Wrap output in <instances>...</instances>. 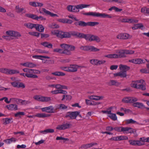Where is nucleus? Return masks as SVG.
Here are the masks:
<instances>
[{
    "label": "nucleus",
    "mask_w": 149,
    "mask_h": 149,
    "mask_svg": "<svg viewBox=\"0 0 149 149\" xmlns=\"http://www.w3.org/2000/svg\"><path fill=\"white\" fill-rule=\"evenodd\" d=\"M129 61L130 62L134 64H138L144 63L143 60L141 58L133 59L132 60H129Z\"/></svg>",
    "instance_id": "f3484780"
},
{
    "label": "nucleus",
    "mask_w": 149,
    "mask_h": 149,
    "mask_svg": "<svg viewBox=\"0 0 149 149\" xmlns=\"http://www.w3.org/2000/svg\"><path fill=\"white\" fill-rule=\"evenodd\" d=\"M14 31H9L6 32V33L7 35H9V36L13 37L14 34Z\"/></svg>",
    "instance_id": "6e6d98bb"
},
{
    "label": "nucleus",
    "mask_w": 149,
    "mask_h": 149,
    "mask_svg": "<svg viewBox=\"0 0 149 149\" xmlns=\"http://www.w3.org/2000/svg\"><path fill=\"white\" fill-rule=\"evenodd\" d=\"M51 100V98L50 97L42 96L41 102H47Z\"/></svg>",
    "instance_id": "58836bf2"
},
{
    "label": "nucleus",
    "mask_w": 149,
    "mask_h": 149,
    "mask_svg": "<svg viewBox=\"0 0 149 149\" xmlns=\"http://www.w3.org/2000/svg\"><path fill=\"white\" fill-rule=\"evenodd\" d=\"M25 16L26 17L32 18L33 19L37 20V16L36 15L30 13H26L25 14Z\"/></svg>",
    "instance_id": "7c9ffc66"
},
{
    "label": "nucleus",
    "mask_w": 149,
    "mask_h": 149,
    "mask_svg": "<svg viewBox=\"0 0 149 149\" xmlns=\"http://www.w3.org/2000/svg\"><path fill=\"white\" fill-rule=\"evenodd\" d=\"M73 6L69 5L67 7V9L69 12H72V8Z\"/></svg>",
    "instance_id": "338daca9"
},
{
    "label": "nucleus",
    "mask_w": 149,
    "mask_h": 149,
    "mask_svg": "<svg viewBox=\"0 0 149 149\" xmlns=\"http://www.w3.org/2000/svg\"><path fill=\"white\" fill-rule=\"evenodd\" d=\"M63 49L56 48L53 50V52H58L61 54H65L66 55L68 54L69 51H68L65 49V48Z\"/></svg>",
    "instance_id": "ddd939ff"
},
{
    "label": "nucleus",
    "mask_w": 149,
    "mask_h": 149,
    "mask_svg": "<svg viewBox=\"0 0 149 149\" xmlns=\"http://www.w3.org/2000/svg\"><path fill=\"white\" fill-rule=\"evenodd\" d=\"M113 129L115 131L119 132H125L126 133L133 132V129L130 127H113Z\"/></svg>",
    "instance_id": "39448f33"
},
{
    "label": "nucleus",
    "mask_w": 149,
    "mask_h": 149,
    "mask_svg": "<svg viewBox=\"0 0 149 149\" xmlns=\"http://www.w3.org/2000/svg\"><path fill=\"white\" fill-rule=\"evenodd\" d=\"M145 84V81L141 79L139 80L133 81L131 85L132 87L144 91L146 89Z\"/></svg>",
    "instance_id": "f257e3e1"
},
{
    "label": "nucleus",
    "mask_w": 149,
    "mask_h": 149,
    "mask_svg": "<svg viewBox=\"0 0 149 149\" xmlns=\"http://www.w3.org/2000/svg\"><path fill=\"white\" fill-rule=\"evenodd\" d=\"M134 52V51L132 50L122 49L117 52V58H125L126 57V55L132 54Z\"/></svg>",
    "instance_id": "20e7f679"
},
{
    "label": "nucleus",
    "mask_w": 149,
    "mask_h": 149,
    "mask_svg": "<svg viewBox=\"0 0 149 149\" xmlns=\"http://www.w3.org/2000/svg\"><path fill=\"white\" fill-rule=\"evenodd\" d=\"M130 97H127L124 98L122 100V102L126 103H129Z\"/></svg>",
    "instance_id": "603ef678"
},
{
    "label": "nucleus",
    "mask_w": 149,
    "mask_h": 149,
    "mask_svg": "<svg viewBox=\"0 0 149 149\" xmlns=\"http://www.w3.org/2000/svg\"><path fill=\"white\" fill-rule=\"evenodd\" d=\"M71 126V124L66 123L58 125L56 129L59 130H65L70 128Z\"/></svg>",
    "instance_id": "9b49d317"
},
{
    "label": "nucleus",
    "mask_w": 149,
    "mask_h": 149,
    "mask_svg": "<svg viewBox=\"0 0 149 149\" xmlns=\"http://www.w3.org/2000/svg\"><path fill=\"white\" fill-rule=\"evenodd\" d=\"M23 70L24 72H29V74L31 75L32 76L33 75V76L30 77V78H37L38 76L37 75L33 74H40V72L39 70L28 68H24L23 69Z\"/></svg>",
    "instance_id": "423d86ee"
},
{
    "label": "nucleus",
    "mask_w": 149,
    "mask_h": 149,
    "mask_svg": "<svg viewBox=\"0 0 149 149\" xmlns=\"http://www.w3.org/2000/svg\"><path fill=\"white\" fill-rule=\"evenodd\" d=\"M21 36V35L19 32L14 31L13 37L17 38H18Z\"/></svg>",
    "instance_id": "de8ad7c7"
},
{
    "label": "nucleus",
    "mask_w": 149,
    "mask_h": 149,
    "mask_svg": "<svg viewBox=\"0 0 149 149\" xmlns=\"http://www.w3.org/2000/svg\"><path fill=\"white\" fill-rule=\"evenodd\" d=\"M25 113L24 112H19L15 114V117H17L20 115L23 116L24 115Z\"/></svg>",
    "instance_id": "69168bd1"
},
{
    "label": "nucleus",
    "mask_w": 149,
    "mask_h": 149,
    "mask_svg": "<svg viewBox=\"0 0 149 149\" xmlns=\"http://www.w3.org/2000/svg\"><path fill=\"white\" fill-rule=\"evenodd\" d=\"M41 44L45 47L49 48H52V45L48 42H43L41 43Z\"/></svg>",
    "instance_id": "c756f323"
},
{
    "label": "nucleus",
    "mask_w": 149,
    "mask_h": 149,
    "mask_svg": "<svg viewBox=\"0 0 149 149\" xmlns=\"http://www.w3.org/2000/svg\"><path fill=\"white\" fill-rule=\"evenodd\" d=\"M90 62L93 65H98V60L96 59H92L91 60Z\"/></svg>",
    "instance_id": "8fccbe9b"
},
{
    "label": "nucleus",
    "mask_w": 149,
    "mask_h": 149,
    "mask_svg": "<svg viewBox=\"0 0 149 149\" xmlns=\"http://www.w3.org/2000/svg\"><path fill=\"white\" fill-rule=\"evenodd\" d=\"M99 24L97 22H87V26H94L96 25H98Z\"/></svg>",
    "instance_id": "c03bdc74"
},
{
    "label": "nucleus",
    "mask_w": 149,
    "mask_h": 149,
    "mask_svg": "<svg viewBox=\"0 0 149 149\" xmlns=\"http://www.w3.org/2000/svg\"><path fill=\"white\" fill-rule=\"evenodd\" d=\"M130 35L127 33H120L116 36V38L118 39H126L130 38Z\"/></svg>",
    "instance_id": "dca6fc26"
},
{
    "label": "nucleus",
    "mask_w": 149,
    "mask_h": 149,
    "mask_svg": "<svg viewBox=\"0 0 149 149\" xmlns=\"http://www.w3.org/2000/svg\"><path fill=\"white\" fill-rule=\"evenodd\" d=\"M29 34L30 35L36 36L38 37L39 36V35L40 34V33L37 32H29Z\"/></svg>",
    "instance_id": "49530a36"
},
{
    "label": "nucleus",
    "mask_w": 149,
    "mask_h": 149,
    "mask_svg": "<svg viewBox=\"0 0 149 149\" xmlns=\"http://www.w3.org/2000/svg\"><path fill=\"white\" fill-rule=\"evenodd\" d=\"M32 57L33 58H36L40 59L42 60H43V59H42L41 58H50L49 57L47 56H42L41 55H33L32 56Z\"/></svg>",
    "instance_id": "f704fd0d"
},
{
    "label": "nucleus",
    "mask_w": 149,
    "mask_h": 149,
    "mask_svg": "<svg viewBox=\"0 0 149 149\" xmlns=\"http://www.w3.org/2000/svg\"><path fill=\"white\" fill-rule=\"evenodd\" d=\"M51 93L54 94H57L60 93V89L52 91Z\"/></svg>",
    "instance_id": "774afa93"
},
{
    "label": "nucleus",
    "mask_w": 149,
    "mask_h": 149,
    "mask_svg": "<svg viewBox=\"0 0 149 149\" xmlns=\"http://www.w3.org/2000/svg\"><path fill=\"white\" fill-rule=\"evenodd\" d=\"M107 84L109 86H118L120 85V83L116 80H111L107 82Z\"/></svg>",
    "instance_id": "c85d7f7f"
},
{
    "label": "nucleus",
    "mask_w": 149,
    "mask_h": 149,
    "mask_svg": "<svg viewBox=\"0 0 149 149\" xmlns=\"http://www.w3.org/2000/svg\"><path fill=\"white\" fill-rule=\"evenodd\" d=\"M15 9L16 10V12L18 13H22V14L25 13L26 11L24 8H20L19 6H17L15 7Z\"/></svg>",
    "instance_id": "b1692460"
},
{
    "label": "nucleus",
    "mask_w": 149,
    "mask_h": 149,
    "mask_svg": "<svg viewBox=\"0 0 149 149\" xmlns=\"http://www.w3.org/2000/svg\"><path fill=\"white\" fill-rule=\"evenodd\" d=\"M31 102L29 101L21 100V104L22 105H26L27 104L30 103Z\"/></svg>",
    "instance_id": "0e129e2a"
},
{
    "label": "nucleus",
    "mask_w": 149,
    "mask_h": 149,
    "mask_svg": "<svg viewBox=\"0 0 149 149\" xmlns=\"http://www.w3.org/2000/svg\"><path fill=\"white\" fill-rule=\"evenodd\" d=\"M9 69L6 68H0V72L6 74H8Z\"/></svg>",
    "instance_id": "a18cd8bd"
},
{
    "label": "nucleus",
    "mask_w": 149,
    "mask_h": 149,
    "mask_svg": "<svg viewBox=\"0 0 149 149\" xmlns=\"http://www.w3.org/2000/svg\"><path fill=\"white\" fill-rule=\"evenodd\" d=\"M79 66L77 65H71L69 66V72H75L77 71Z\"/></svg>",
    "instance_id": "a211bd4d"
},
{
    "label": "nucleus",
    "mask_w": 149,
    "mask_h": 149,
    "mask_svg": "<svg viewBox=\"0 0 149 149\" xmlns=\"http://www.w3.org/2000/svg\"><path fill=\"white\" fill-rule=\"evenodd\" d=\"M26 73H21L20 74V75L24 77H26L29 78H30V77H31L32 76L31 75L29 74V72H26Z\"/></svg>",
    "instance_id": "3c124183"
},
{
    "label": "nucleus",
    "mask_w": 149,
    "mask_h": 149,
    "mask_svg": "<svg viewBox=\"0 0 149 149\" xmlns=\"http://www.w3.org/2000/svg\"><path fill=\"white\" fill-rule=\"evenodd\" d=\"M138 100L137 98L134 97H130L129 98V103L133 104Z\"/></svg>",
    "instance_id": "e433bc0d"
},
{
    "label": "nucleus",
    "mask_w": 149,
    "mask_h": 149,
    "mask_svg": "<svg viewBox=\"0 0 149 149\" xmlns=\"http://www.w3.org/2000/svg\"><path fill=\"white\" fill-rule=\"evenodd\" d=\"M83 14L86 15H90L93 17H100L102 18H111L112 16L110 15L106 14L105 13H99L89 12L83 13Z\"/></svg>",
    "instance_id": "7ed1b4c3"
},
{
    "label": "nucleus",
    "mask_w": 149,
    "mask_h": 149,
    "mask_svg": "<svg viewBox=\"0 0 149 149\" xmlns=\"http://www.w3.org/2000/svg\"><path fill=\"white\" fill-rule=\"evenodd\" d=\"M77 113L76 112V111L68 112L65 114V118L69 120L76 119Z\"/></svg>",
    "instance_id": "9d476101"
},
{
    "label": "nucleus",
    "mask_w": 149,
    "mask_h": 149,
    "mask_svg": "<svg viewBox=\"0 0 149 149\" xmlns=\"http://www.w3.org/2000/svg\"><path fill=\"white\" fill-rule=\"evenodd\" d=\"M52 33L53 35L56 36L58 37L61 38L71 37V34L70 32H69L54 30L52 31Z\"/></svg>",
    "instance_id": "f03ea898"
},
{
    "label": "nucleus",
    "mask_w": 149,
    "mask_h": 149,
    "mask_svg": "<svg viewBox=\"0 0 149 149\" xmlns=\"http://www.w3.org/2000/svg\"><path fill=\"white\" fill-rule=\"evenodd\" d=\"M52 74L56 76H64L65 75L64 73L60 72H55L52 73Z\"/></svg>",
    "instance_id": "c9c22d12"
},
{
    "label": "nucleus",
    "mask_w": 149,
    "mask_h": 149,
    "mask_svg": "<svg viewBox=\"0 0 149 149\" xmlns=\"http://www.w3.org/2000/svg\"><path fill=\"white\" fill-rule=\"evenodd\" d=\"M56 111L54 109L53 106H50L47 107V112L48 113H51L56 112Z\"/></svg>",
    "instance_id": "2f4dec72"
},
{
    "label": "nucleus",
    "mask_w": 149,
    "mask_h": 149,
    "mask_svg": "<svg viewBox=\"0 0 149 149\" xmlns=\"http://www.w3.org/2000/svg\"><path fill=\"white\" fill-rule=\"evenodd\" d=\"M61 70L68 72H69V67H61L60 68Z\"/></svg>",
    "instance_id": "680f3d73"
},
{
    "label": "nucleus",
    "mask_w": 149,
    "mask_h": 149,
    "mask_svg": "<svg viewBox=\"0 0 149 149\" xmlns=\"http://www.w3.org/2000/svg\"><path fill=\"white\" fill-rule=\"evenodd\" d=\"M24 25L29 29H32L33 28H35L36 25V24L29 23H25Z\"/></svg>",
    "instance_id": "cd10ccee"
},
{
    "label": "nucleus",
    "mask_w": 149,
    "mask_h": 149,
    "mask_svg": "<svg viewBox=\"0 0 149 149\" xmlns=\"http://www.w3.org/2000/svg\"><path fill=\"white\" fill-rule=\"evenodd\" d=\"M36 25L35 28L37 31L40 32H43L44 31L45 28L42 25L36 24Z\"/></svg>",
    "instance_id": "4be33fe9"
},
{
    "label": "nucleus",
    "mask_w": 149,
    "mask_h": 149,
    "mask_svg": "<svg viewBox=\"0 0 149 149\" xmlns=\"http://www.w3.org/2000/svg\"><path fill=\"white\" fill-rule=\"evenodd\" d=\"M133 106L134 107H137L140 109H143L145 108V106L143 103L139 102L134 103L133 104Z\"/></svg>",
    "instance_id": "5701e85b"
},
{
    "label": "nucleus",
    "mask_w": 149,
    "mask_h": 149,
    "mask_svg": "<svg viewBox=\"0 0 149 149\" xmlns=\"http://www.w3.org/2000/svg\"><path fill=\"white\" fill-rule=\"evenodd\" d=\"M126 76V72H125V71L120 72V76L121 77H125Z\"/></svg>",
    "instance_id": "5fc2aeb1"
},
{
    "label": "nucleus",
    "mask_w": 149,
    "mask_h": 149,
    "mask_svg": "<svg viewBox=\"0 0 149 149\" xmlns=\"http://www.w3.org/2000/svg\"><path fill=\"white\" fill-rule=\"evenodd\" d=\"M72 98V96L70 95H63V98L61 99L62 101L65 100L67 101H70Z\"/></svg>",
    "instance_id": "473e14b6"
},
{
    "label": "nucleus",
    "mask_w": 149,
    "mask_h": 149,
    "mask_svg": "<svg viewBox=\"0 0 149 149\" xmlns=\"http://www.w3.org/2000/svg\"><path fill=\"white\" fill-rule=\"evenodd\" d=\"M60 47L62 48H65L66 50L69 51V54H67V55H71L72 54L71 51H74L75 48L74 46L64 43L61 44Z\"/></svg>",
    "instance_id": "6e6552de"
},
{
    "label": "nucleus",
    "mask_w": 149,
    "mask_h": 149,
    "mask_svg": "<svg viewBox=\"0 0 149 149\" xmlns=\"http://www.w3.org/2000/svg\"><path fill=\"white\" fill-rule=\"evenodd\" d=\"M86 40H88L90 41H95L97 42H98L100 41V39L97 36L90 34H88Z\"/></svg>",
    "instance_id": "f8f14e48"
},
{
    "label": "nucleus",
    "mask_w": 149,
    "mask_h": 149,
    "mask_svg": "<svg viewBox=\"0 0 149 149\" xmlns=\"http://www.w3.org/2000/svg\"><path fill=\"white\" fill-rule=\"evenodd\" d=\"M3 120L4 121L3 124L5 125L9 124V123H10L11 122H13L12 121V118H3Z\"/></svg>",
    "instance_id": "72a5a7b5"
},
{
    "label": "nucleus",
    "mask_w": 149,
    "mask_h": 149,
    "mask_svg": "<svg viewBox=\"0 0 149 149\" xmlns=\"http://www.w3.org/2000/svg\"><path fill=\"white\" fill-rule=\"evenodd\" d=\"M21 100H22L21 99L17 98H10V100H12L11 101H12L13 102L16 103L17 104H19L20 103H21Z\"/></svg>",
    "instance_id": "79ce46f5"
},
{
    "label": "nucleus",
    "mask_w": 149,
    "mask_h": 149,
    "mask_svg": "<svg viewBox=\"0 0 149 149\" xmlns=\"http://www.w3.org/2000/svg\"><path fill=\"white\" fill-rule=\"evenodd\" d=\"M19 71L15 70L9 69L8 74H12L19 73Z\"/></svg>",
    "instance_id": "ea45409f"
},
{
    "label": "nucleus",
    "mask_w": 149,
    "mask_h": 149,
    "mask_svg": "<svg viewBox=\"0 0 149 149\" xmlns=\"http://www.w3.org/2000/svg\"><path fill=\"white\" fill-rule=\"evenodd\" d=\"M8 109L10 111H16L17 110V105L15 104H10L6 106Z\"/></svg>",
    "instance_id": "aec40b11"
},
{
    "label": "nucleus",
    "mask_w": 149,
    "mask_h": 149,
    "mask_svg": "<svg viewBox=\"0 0 149 149\" xmlns=\"http://www.w3.org/2000/svg\"><path fill=\"white\" fill-rule=\"evenodd\" d=\"M143 27V25L141 24H136L134 26L132 27V29L133 30H135L138 28H141Z\"/></svg>",
    "instance_id": "37998d69"
},
{
    "label": "nucleus",
    "mask_w": 149,
    "mask_h": 149,
    "mask_svg": "<svg viewBox=\"0 0 149 149\" xmlns=\"http://www.w3.org/2000/svg\"><path fill=\"white\" fill-rule=\"evenodd\" d=\"M42 9L45 14L46 15H49L52 17H58V16L57 14L53 13L47 10L45 8H42Z\"/></svg>",
    "instance_id": "6ab92c4d"
},
{
    "label": "nucleus",
    "mask_w": 149,
    "mask_h": 149,
    "mask_svg": "<svg viewBox=\"0 0 149 149\" xmlns=\"http://www.w3.org/2000/svg\"><path fill=\"white\" fill-rule=\"evenodd\" d=\"M80 48L82 50L84 51H89L91 52H97L100 50V49L93 46H81Z\"/></svg>",
    "instance_id": "0eeeda50"
},
{
    "label": "nucleus",
    "mask_w": 149,
    "mask_h": 149,
    "mask_svg": "<svg viewBox=\"0 0 149 149\" xmlns=\"http://www.w3.org/2000/svg\"><path fill=\"white\" fill-rule=\"evenodd\" d=\"M68 106L63 104H57L56 106V109H59L61 110H64L67 109Z\"/></svg>",
    "instance_id": "393cba45"
},
{
    "label": "nucleus",
    "mask_w": 149,
    "mask_h": 149,
    "mask_svg": "<svg viewBox=\"0 0 149 149\" xmlns=\"http://www.w3.org/2000/svg\"><path fill=\"white\" fill-rule=\"evenodd\" d=\"M70 34H71V37L72 36H75L78 37V34L79 32H77L75 31H73L70 32Z\"/></svg>",
    "instance_id": "e2e57ef3"
},
{
    "label": "nucleus",
    "mask_w": 149,
    "mask_h": 149,
    "mask_svg": "<svg viewBox=\"0 0 149 149\" xmlns=\"http://www.w3.org/2000/svg\"><path fill=\"white\" fill-rule=\"evenodd\" d=\"M109 117L113 120L115 121L117 120V117L115 114L112 113L109 116Z\"/></svg>",
    "instance_id": "09e8293b"
},
{
    "label": "nucleus",
    "mask_w": 149,
    "mask_h": 149,
    "mask_svg": "<svg viewBox=\"0 0 149 149\" xmlns=\"http://www.w3.org/2000/svg\"><path fill=\"white\" fill-rule=\"evenodd\" d=\"M44 63L48 64H52L54 63V61L52 60H47L45 61L44 62Z\"/></svg>",
    "instance_id": "052dcab7"
},
{
    "label": "nucleus",
    "mask_w": 149,
    "mask_h": 149,
    "mask_svg": "<svg viewBox=\"0 0 149 149\" xmlns=\"http://www.w3.org/2000/svg\"><path fill=\"white\" fill-rule=\"evenodd\" d=\"M56 140H65V141H68L69 140V139L68 138H65L64 137H59L57 136L56 137Z\"/></svg>",
    "instance_id": "bf43d9fd"
},
{
    "label": "nucleus",
    "mask_w": 149,
    "mask_h": 149,
    "mask_svg": "<svg viewBox=\"0 0 149 149\" xmlns=\"http://www.w3.org/2000/svg\"><path fill=\"white\" fill-rule=\"evenodd\" d=\"M50 115L49 114H46L45 113H38L35 115L36 117L40 118H44L45 117H48L50 116Z\"/></svg>",
    "instance_id": "bb28decb"
},
{
    "label": "nucleus",
    "mask_w": 149,
    "mask_h": 149,
    "mask_svg": "<svg viewBox=\"0 0 149 149\" xmlns=\"http://www.w3.org/2000/svg\"><path fill=\"white\" fill-rule=\"evenodd\" d=\"M42 96L39 95H36L33 97V98L35 100L39 101H41L42 100Z\"/></svg>",
    "instance_id": "864d4df0"
},
{
    "label": "nucleus",
    "mask_w": 149,
    "mask_h": 149,
    "mask_svg": "<svg viewBox=\"0 0 149 149\" xmlns=\"http://www.w3.org/2000/svg\"><path fill=\"white\" fill-rule=\"evenodd\" d=\"M120 69L123 71H126L130 70V68L129 67L126 65L120 64L119 65Z\"/></svg>",
    "instance_id": "a878e982"
},
{
    "label": "nucleus",
    "mask_w": 149,
    "mask_h": 149,
    "mask_svg": "<svg viewBox=\"0 0 149 149\" xmlns=\"http://www.w3.org/2000/svg\"><path fill=\"white\" fill-rule=\"evenodd\" d=\"M129 142L130 145L133 146H141L144 145L141 141L131 140L129 141Z\"/></svg>",
    "instance_id": "4468645a"
},
{
    "label": "nucleus",
    "mask_w": 149,
    "mask_h": 149,
    "mask_svg": "<svg viewBox=\"0 0 149 149\" xmlns=\"http://www.w3.org/2000/svg\"><path fill=\"white\" fill-rule=\"evenodd\" d=\"M117 54H109L104 56V57L109 58H117Z\"/></svg>",
    "instance_id": "a19ab883"
},
{
    "label": "nucleus",
    "mask_w": 149,
    "mask_h": 149,
    "mask_svg": "<svg viewBox=\"0 0 149 149\" xmlns=\"http://www.w3.org/2000/svg\"><path fill=\"white\" fill-rule=\"evenodd\" d=\"M128 139V137L126 136H120L112 137L110 139L115 141H118L127 140Z\"/></svg>",
    "instance_id": "2eb2a0df"
},
{
    "label": "nucleus",
    "mask_w": 149,
    "mask_h": 149,
    "mask_svg": "<svg viewBox=\"0 0 149 149\" xmlns=\"http://www.w3.org/2000/svg\"><path fill=\"white\" fill-rule=\"evenodd\" d=\"M90 6V5L84 4H80L76 6H73L72 12H78L79 11V9H81L84 8L89 7Z\"/></svg>",
    "instance_id": "1a4fd4ad"
},
{
    "label": "nucleus",
    "mask_w": 149,
    "mask_h": 149,
    "mask_svg": "<svg viewBox=\"0 0 149 149\" xmlns=\"http://www.w3.org/2000/svg\"><path fill=\"white\" fill-rule=\"evenodd\" d=\"M74 24L77 26L81 27H84L87 26V22H86L83 21H79L74 23Z\"/></svg>",
    "instance_id": "412c9836"
},
{
    "label": "nucleus",
    "mask_w": 149,
    "mask_h": 149,
    "mask_svg": "<svg viewBox=\"0 0 149 149\" xmlns=\"http://www.w3.org/2000/svg\"><path fill=\"white\" fill-rule=\"evenodd\" d=\"M126 122L127 124L134 123L136 122V121L132 119L127 120Z\"/></svg>",
    "instance_id": "4d7b16f0"
},
{
    "label": "nucleus",
    "mask_w": 149,
    "mask_h": 149,
    "mask_svg": "<svg viewBox=\"0 0 149 149\" xmlns=\"http://www.w3.org/2000/svg\"><path fill=\"white\" fill-rule=\"evenodd\" d=\"M87 34H85L83 33H79L78 37L85 39L86 40L87 39Z\"/></svg>",
    "instance_id": "4c0bfd02"
},
{
    "label": "nucleus",
    "mask_w": 149,
    "mask_h": 149,
    "mask_svg": "<svg viewBox=\"0 0 149 149\" xmlns=\"http://www.w3.org/2000/svg\"><path fill=\"white\" fill-rule=\"evenodd\" d=\"M138 20L136 19H129V23H137Z\"/></svg>",
    "instance_id": "13d9d810"
}]
</instances>
